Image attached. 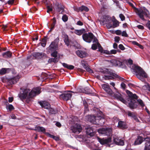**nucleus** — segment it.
I'll return each mask as SVG.
<instances>
[{"label": "nucleus", "mask_w": 150, "mask_h": 150, "mask_svg": "<svg viewBox=\"0 0 150 150\" xmlns=\"http://www.w3.org/2000/svg\"><path fill=\"white\" fill-rule=\"evenodd\" d=\"M41 92V88L39 87L34 88L31 91L29 89L25 88L18 94V96L22 100L27 98L26 101L29 103L33 97Z\"/></svg>", "instance_id": "f257e3e1"}, {"label": "nucleus", "mask_w": 150, "mask_h": 150, "mask_svg": "<svg viewBox=\"0 0 150 150\" xmlns=\"http://www.w3.org/2000/svg\"><path fill=\"white\" fill-rule=\"evenodd\" d=\"M132 71L135 73L137 77L142 81H145V79L148 77L147 74L140 67L135 66L132 69Z\"/></svg>", "instance_id": "f03ea898"}, {"label": "nucleus", "mask_w": 150, "mask_h": 150, "mask_svg": "<svg viewBox=\"0 0 150 150\" xmlns=\"http://www.w3.org/2000/svg\"><path fill=\"white\" fill-rule=\"evenodd\" d=\"M126 93L129 97L130 101L128 100V105L129 108L132 109L136 108L137 106L136 99L138 98V96L136 94H133L128 90L126 91Z\"/></svg>", "instance_id": "7ed1b4c3"}, {"label": "nucleus", "mask_w": 150, "mask_h": 150, "mask_svg": "<svg viewBox=\"0 0 150 150\" xmlns=\"http://www.w3.org/2000/svg\"><path fill=\"white\" fill-rule=\"evenodd\" d=\"M78 120V119L76 117H74L72 119V121L75 124L74 125L72 126L71 128L73 133L79 134L81 132L82 128L80 125L75 122H77Z\"/></svg>", "instance_id": "20e7f679"}, {"label": "nucleus", "mask_w": 150, "mask_h": 150, "mask_svg": "<svg viewBox=\"0 0 150 150\" xmlns=\"http://www.w3.org/2000/svg\"><path fill=\"white\" fill-rule=\"evenodd\" d=\"M136 13L140 18L144 21L145 20L144 17H147L149 14V12L145 7H143V9H137Z\"/></svg>", "instance_id": "39448f33"}, {"label": "nucleus", "mask_w": 150, "mask_h": 150, "mask_svg": "<svg viewBox=\"0 0 150 150\" xmlns=\"http://www.w3.org/2000/svg\"><path fill=\"white\" fill-rule=\"evenodd\" d=\"M82 38L86 42L90 43L94 39H96L93 34L91 32L85 33L82 35Z\"/></svg>", "instance_id": "423d86ee"}, {"label": "nucleus", "mask_w": 150, "mask_h": 150, "mask_svg": "<svg viewBox=\"0 0 150 150\" xmlns=\"http://www.w3.org/2000/svg\"><path fill=\"white\" fill-rule=\"evenodd\" d=\"M98 132L104 135H110L111 134V129L108 127L98 129Z\"/></svg>", "instance_id": "0eeeda50"}, {"label": "nucleus", "mask_w": 150, "mask_h": 150, "mask_svg": "<svg viewBox=\"0 0 150 150\" xmlns=\"http://www.w3.org/2000/svg\"><path fill=\"white\" fill-rule=\"evenodd\" d=\"M100 22L102 24L104 25L106 24L111 23L112 21L111 18L110 16L104 15L101 18Z\"/></svg>", "instance_id": "6e6552de"}, {"label": "nucleus", "mask_w": 150, "mask_h": 150, "mask_svg": "<svg viewBox=\"0 0 150 150\" xmlns=\"http://www.w3.org/2000/svg\"><path fill=\"white\" fill-rule=\"evenodd\" d=\"M97 140L101 144H107L109 145V146H110V144L111 142V139L110 138H109L107 139H101L98 137H97Z\"/></svg>", "instance_id": "1a4fd4ad"}, {"label": "nucleus", "mask_w": 150, "mask_h": 150, "mask_svg": "<svg viewBox=\"0 0 150 150\" xmlns=\"http://www.w3.org/2000/svg\"><path fill=\"white\" fill-rule=\"evenodd\" d=\"M86 134L92 137L95 135L96 129L93 127H88L86 128Z\"/></svg>", "instance_id": "9d476101"}, {"label": "nucleus", "mask_w": 150, "mask_h": 150, "mask_svg": "<svg viewBox=\"0 0 150 150\" xmlns=\"http://www.w3.org/2000/svg\"><path fill=\"white\" fill-rule=\"evenodd\" d=\"M97 115H98V113ZM105 122V120L104 117L98 115L96 117V125L103 126V125Z\"/></svg>", "instance_id": "9b49d317"}, {"label": "nucleus", "mask_w": 150, "mask_h": 150, "mask_svg": "<svg viewBox=\"0 0 150 150\" xmlns=\"http://www.w3.org/2000/svg\"><path fill=\"white\" fill-rule=\"evenodd\" d=\"M102 87L103 88L105 91L108 94L112 96L113 92L111 89L110 88L109 86L107 84H103L102 85Z\"/></svg>", "instance_id": "f8f14e48"}, {"label": "nucleus", "mask_w": 150, "mask_h": 150, "mask_svg": "<svg viewBox=\"0 0 150 150\" xmlns=\"http://www.w3.org/2000/svg\"><path fill=\"white\" fill-rule=\"evenodd\" d=\"M97 116L94 115H88L86 116V119L92 123L96 124Z\"/></svg>", "instance_id": "ddd939ff"}, {"label": "nucleus", "mask_w": 150, "mask_h": 150, "mask_svg": "<svg viewBox=\"0 0 150 150\" xmlns=\"http://www.w3.org/2000/svg\"><path fill=\"white\" fill-rule=\"evenodd\" d=\"M72 95L69 93H63L59 95L61 98L64 100L67 101L69 100L71 98Z\"/></svg>", "instance_id": "4468645a"}, {"label": "nucleus", "mask_w": 150, "mask_h": 150, "mask_svg": "<svg viewBox=\"0 0 150 150\" xmlns=\"http://www.w3.org/2000/svg\"><path fill=\"white\" fill-rule=\"evenodd\" d=\"M114 97L117 100L120 101L124 103L126 102V100L122 97L121 94L118 92H117L114 94Z\"/></svg>", "instance_id": "2eb2a0df"}, {"label": "nucleus", "mask_w": 150, "mask_h": 150, "mask_svg": "<svg viewBox=\"0 0 150 150\" xmlns=\"http://www.w3.org/2000/svg\"><path fill=\"white\" fill-rule=\"evenodd\" d=\"M110 62L113 65L115 66L121 67L122 65V62L117 59H112L110 60Z\"/></svg>", "instance_id": "dca6fc26"}, {"label": "nucleus", "mask_w": 150, "mask_h": 150, "mask_svg": "<svg viewBox=\"0 0 150 150\" xmlns=\"http://www.w3.org/2000/svg\"><path fill=\"white\" fill-rule=\"evenodd\" d=\"M144 141L145 142L144 150H150V138L146 137L144 139Z\"/></svg>", "instance_id": "f3484780"}, {"label": "nucleus", "mask_w": 150, "mask_h": 150, "mask_svg": "<svg viewBox=\"0 0 150 150\" xmlns=\"http://www.w3.org/2000/svg\"><path fill=\"white\" fill-rule=\"evenodd\" d=\"M93 43L96 42V43L93 44L91 46V48L92 50H96L98 47L99 49L100 48H101V47H100V45L99 43L98 42V40L97 39H94L93 41Z\"/></svg>", "instance_id": "a211bd4d"}, {"label": "nucleus", "mask_w": 150, "mask_h": 150, "mask_svg": "<svg viewBox=\"0 0 150 150\" xmlns=\"http://www.w3.org/2000/svg\"><path fill=\"white\" fill-rule=\"evenodd\" d=\"M77 55L81 58H83L87 56V54L86 52L82 50H78L76 51Z\"/></svg>", "instance_id": "6ab92c4d"}, {"label": "nucleus", "mask_w": 150, "mask_h": 150, "mask_svg": "<svg viewBox=\"0 0 150 150\" xmlns=\"http://www.w3.org/2000/svg\"><path fill=\"white\" fill-rule=\"evenodd\" d=\"M57 47L58 45L52 42L48 48L50 52H52L56 50Z\"/></svg>", "instance_id": "aec40b11"}, {"label": "nucleus", "mask_w": 150, "mask_h": 150, "mask_svg": "<svg viewBox=\"0 0 150 150\" xmlns=\"http://www.w3.org/2000/svg\"><path fill=\"white\" fill-rule=\"evenodd\" d=\"M114 142L117 145L123 146L124 144V142L123 140L117 137L114 139Z\"/></svg>", "instance_id": "412c9836"}, {"label": "nucleus", "mask_w": 150, "mask_h": 150, "mask_svg": "<svg viewBox=\"0 0 150 150\" xmlns=\"http://www.w3.org/2000/svg\"><path fill=\"white\" fill-rule=\"evenodd\" d=\"M19 80L18 77H14L9 79L8 81V83L9 85H11L16 83Z\"/></svg>", "instance_id": "4be33fe9"}, {"label": "nucleus", "mask_w": 150, "mask_h": 150, "mask_svg": "<svg viewBox=\"0 0 150 150\" xmlns=\"http://www.w3.org/2000/svg\"><path fill=\"white\" fill-rule=\"evenodd\" d=\"M117 127L118 128L122 129L127 128L125 122L122 121H119L118 122Z\"/></svg>", "instance_id": "5701e85b"}, {"label": "nucleus", "mask_w": 150, "mask_h": 150, "mask_svg": "<svg viewBox=\"0 0 150 150\" xmlns=\"http://www.w3.org/2000/svg\"><path fill=\"white\" fill-rule=\"evenodd\" d=\"M40 105L42 108L48 110L50 108V105L49 103L46 102H40L39 103Z\"/></svg>", "instance_id": "b1692460"}, {"label": "nucleus", "mask_w": 150, "mask_h": 150, "mask_svg": "<svg viewBox=\"0 0 150 150\" xmlns=\"http://www.w3.org/2000/svg\"><path fill=\"white\" fill-rule=\"evenodd\" d=\"M56 5L57 6V7L56 8V11L59 13H60L61 11H62L61 13H62V11H64V6L61 4H57Z\"/></svg>", "instance_id": "393cba45"}, {"label": "nucleus", "mask_w": 150, "mask_h": 150, "mask_svg": "<svg viewBox=\"0 0 150 150\" xmlns=\"http://www.w3.org/2000/svg\"><path fill=\"white\" fill-rule=\"evenodd\" d=\"M74 32L76 34L80 35L85 32V30L84 28H82L80 30H75Z\"/></svg>", "instance_id": "a878e982"}, {"label": "nucleus", "mask_w": 150, "mask_h": 150, "mask_svg": "<svg viewBox=\"0 0 150 150\" xmlns=\"http://www.w3.org/2000/svg\"><path fill=\"white\" fill-rule=\"evenodd\" d=\"M85 93L88 94H91L93 93L94 89L91 87V88H89L88 87H86L84 88Z\"/></svg>", "instance_id": "bb28decb"}, {"label": "nucleus", "mask_w": 150, "mask_h": 150, "mask_svg": "<svg viewBox=\"0 0 150 150\" xmlns=\"http://www.w3.org/2000/svg\"><path fill=\"white\" fill-rule=\"evenodd\" d=\"M34 130L38 132H42L43 133L45 132L46 130L44 127L39 126L35 127Z\"/></svg>", "instance_id": "cd10ccee"}, {"label": "nucleus", "mask_w": 150, "mask_h": 150, "mask_svg": "<svg viewBox=\"0 0 150 150\" xmlns=\"http://www.w3.org/2000/svg\"><path fill=\"white\" fill-rule=\"evenodd\" d=\"M143 138L140 136L137 137L134 142L135 145H138L142 143L143 141Z\"/></svg>", "instance_id": "c85d7f7f"}, {"label": "nucleus", "mask_w": 150, "mask_h": 150, "mask_svg": "<svg viewBox=\"0 0 150 150\" xmlns=\"http://www.w3.org/2000/svg\"><path fill=\"white\" fill-rule=\"evenodd\" d=\"M62 64L64 67L69 69H73L74 67L72 65H68L64 63H62Z\"/></svg>", "instance_id": "c756f323"}, {"label": "nucleus", "mask_w": 150, "mask_h": 150, "mask_svg": "<svg viewBox=\"0 0 150 150\" xmlns=\"http://www.w3.org/2000/svg\"><path fill=\"white\" fill-rule=\"evenodd\" d=\"M49 38L47 36H45L44 38L42 39V42L40 43L42 47H45L46 44L47 40Z\"/></svg>", "instance_id": "7c9ffc66"}, {"label": "nucleus", "mask_w": 150, "mask_h": 150, "mask_svg": "<svg viewBox=\"0 0 150 150\" xmlns=\"http://www.w3.org/2000/svg\"><path fill=\"white\" fill-rule=\"evenodd\" d=\"M2 56L4 58H10L12 56V53L9 51L4 53Z\"/></svg>", "instance_id": "2f4dec72"}, {"label": "nucleus", "mask_w": 150, "mask_h": 150, "mask_svg": "<svg viewBox=\"0 0 150 150\" xmlns=\"http://www.w3.org/2000/svg\"><path fill=\"white\" fill-rule=\"evenodd\" d=\"M48 110L50 115L54 114L57 112V111L56 110L50 107Z\"/></svg>", "instance_id": "473e14b6"}, {"label": "nucleus", "mask_w": 150, "mask_h": 150, "mask_svg": "<svg viewBox=\"0 0 150 150\" xmlns=\"http://www.w3.org/2000/svg\"><path fill=\"white\" fill-rule=\"evenodd\" d=\"M33 56L35 58H39L42 56V53L40 52H36L33 54Z\"/></svg>", "instance_id": "72a5a7b5"}, {"label": "nucleus", "mask_w": 150, "mask_h": 150, "mask_svg": "<svg viewBox=\"0 0 150 150\" xmlns=\"http://www.w3.org/2000/svg\"><path fill=\"white\" fill-rule=\"evenodd\" d=\"M80 11H88L89 10L88 8L86 6H82L79 7Z\"/></svg>", "instance_id": "f704fd0d"}, {"label": "nucleus", "mask_w": 150, "mask_h": 150, "mask_svg": "<svg viewBox=\"0 0 150 150\" xmlns=\"http://www.w3.org/2000/svg\"><path fill=\"white\" fill-rule=\"evenodd\" d=\"M138 104L141 106L142 108H143L145 106V104L143 101L140 99H139L137 100Z\"/></svg>", "instance_id": "c9c22d12"}, {"label": "nucleus", "mask_w": 150, "mask_h": 150, "mask_svg": "<svg viewBox=\"0 0 150 150\" xmlns=\"http://www.w3.org/2000/svg\"><path fill=\"white\" fill-rule=\"evenodd\" d=\"M64 36L65 38L64 39V42L67 46L68 47L69 46V40L68 36L67 35H65Z\"/></svg>", "instance_id": "e433bc0d"}, {"label": "nucleus", "mask_w": 150, "mask_h": 150, "mask_svg": "<svg viewBox=\"0 0 150 150\" xmlns=\"http://www.w3.org/2000/svg\"><path fill=\"white\" fill-rule=\"evenodd\" d=\"M58 61V59L57 58H51L49 59L48 62H54V63L57 62Z\"/></svg>", "instance_id": "4c0bfd02"}, {"label": "nucleus", "mask_w": 150, "mask_h": 150, "mask_svg": "<svg viewBox=\"0 0 150 150\" xmlns=\"http://www.w3.org/2000/svg\"><path fill=\"white\" fill-rule=\"evenodd\" d=\"M6 107L7 110H8L9 111H11L14 109V107L11 104H8L7 105Z\"/></svg>", "instance_id": "58836bf2"}, {"label": "nucleus", "mask_w": 150, "mask_h": 150, "mask_svg": "<svg viewBox=\"0 0 150 150\" xmlns=\"http://www.w3.org/2000/svg\"><path fill=\"white\" fill-rule=\"evenodd\" d=\"M83 104L85 108V111H86L88 110V105L87 104V102L86 100H83Z\"/></svg>", "instance_id": "ea45409f"}, {"label": "nucleus", "mask_w": 150, "mask_h": 150, "mask_svg": "<svg viewBox=\"0 0 150 150\" xmlns=\"http://www.w3.org/2000/svg\"><path fill=\"white\" fill-rule=\"evenodd\" d=\"M7 69L5 68H3L1 69L0 70V75H3L5 74L6 73V70Z\"/></svg>", "instance_id": "a19ab883"}, {"label": "nucleus", "mask_w": 150, "mask_h": 150, "mask_svg": "<svg viewBox=\"0 0 150 150\" xmlns=\"http://www.w3.org/2000/svg\"><path fill=\"white\" fill-rule=\"evenodd\" d=\"M127 115L129 117H131L132 118L134 117V116L136 115L133 112H132L130 111H128L127 112Z\"/></svg>", "instance_id": "79ce46f5"}, {"label": "nucleus", "mask_w": 150, "mask_h": 150, "mask_svg": "<svg viewBox=\"0 0 150 150\" xmlns=\"http://www.w3.org/2000/svg\"><path fill=\"white\" fill-rule=\"evenodd\" d=\"M62 19L64 22H67L68 20V17L66 14H64L62 16Z\"/></svg>", "instance_id": "37998d69"}, {"label": "nucleus", "mask_w": 150, "mask_h": 150, "mask_svg": "<svg viewBox=\"0 0 150 150\" xmlns=\"http://www.w3.org/2000/svg\"><path fill=\"white\" fill-rule=\"evenodd\" d=\"M104 78L105 80H109L112 79L114 78L112 76H105Z\"/></svg>", "instance_id": "c03bdc74"}, {"label": "nucleus", "mask_w": 150, "mask_h": 150, "mask_svg": "<svg viewBox=\"0 0 150 150\" xmlns=\"http://www.w3.org/2000/svg\"><path fill=\"white\" fill-rule=\"evenodd\" d=\"M52 52H53L51 54V56L53 57L56 58L57 56V52L55 50Z\"/></svg>", "instance_id": "a18cd8bd"}, {"label": "nucleus", "mask_w": 150, "mask_h": 150, "mask_svg": "<svg viewBox=\"0 0 150 150\" xmlns=\"http://www.w3.org/2000/svg\"><path fill=\"white\" fill-rule=\"evenodd\" d=\"M113 26L115 27H116L118 26L119 25V22H118L117 21H113Z\"/></svg>", "instance_id": "49530a36"}, {"label": "nucleus", "mask_w": 150, "mask_h": 150, "mask_svg": "<svg viewBox=\"0 0 150 150\" xmlns=\"http://www.w3.org/2000/svg\"><path fill=\"white\" fill-rule=\"evenodd\" d=\"M59 41V38L58 37H57L53 42H54V43L55 44H56V45H58Z\"/></svg>", "instance_id": "de8ad7c7"}, {"label": "nucleus", "mask_w": 150, "mask_h": 150, "mask_svg": "<svg viewBox=\"0 0 150 150\" xmlns=\"http://www.w3.org/2000/svg\"><path fill=\"white\" fill-rule=\"evenodd\" d=\"M101 72L104 74H108L109 72L108 69L106 68L104 69Z\"/></svg>", "instance_id": "09e8293b"}, {"label": "nucleus", "mask_w": 150, "mask_h": 150, "mask_svg": "<svg viewBox=\"0 0 150 150\" xmlns=\"http://www.w3.org/2000/svg\"><path fill=\"white\" fill-rule=\"evenodd\" d=\"M118 47L122 50H124L125 48L122 44H120L118 46Z\"/></svg>", "instance_id": "8fccbe9b"}, {"label": "nucleus", "mask_w": 150, "mask_h": 150, "mask_svg": "<svg viewBox=\"0 0 150 150\" xmlns=\"http://www.w3.org/2000/svg\"><path fill=\"white\" fill-rule=\"evenodd\" d=\"M115 41L117 43L119 42L120 40V38L119 36H116L114 38Z\"/></svg>", "instance_id": "3c124183"}, {"label": "nucleus", "mask_w": 150, "mask_h": 150, "mask_svg": "<svg viewBox=\"0 0 150 150\" xmlns=\"http://www.w3.org/2000/svg\"><path fill=\"white\" fill-rule=\"evenodd\" d=\"M119 17H120L121 20L122 21H123L125 20V17L122 14H120L119 15Z\"/></svg>", "instance_id": "603ef678"}, {"label": "nucleus", "mask_w": 150, "mask_h": 150, "mask_svg": "<svg viewBox=\"0 0 150 150\" xmlns=\"http://www.w3.org/2000/svg\"><path fill=\"white\" fill-rule=\"evenodd\" d=\"M122 36L125 37H127L128 36V35L125 31H124L122 33Z\"/></svg>", "instance_id": "864d4df0"}, {"label": "nucleus", "mask_w": 150, "mask_h": 150, "mask_svg": "<svg viewBox=\"0 0 150 150\" xmlns=\"http://www.w3.org/2000/svg\"><path fill=\"white\" fill-rule=\"evenodd\" d=\"M110 54H115L117 52V51L115 50H111L110 51Z\"/></svg>", "instance_id": "5fc2aeb1"}, {"label": "nucleus", "mask_w": 150, "mask_h": 150, "mask_svg": "<svg viewBox=\"0 0 150 150\" xmlns=\"http://www.w3.org/2000/svg\"><path fill=\"white\" fill-rule=\"evenodd\" d=\"M73 8H74V10L75 11L77 12H79V11H80L79 7H77L74 6L73 7Z\"/></svg>", "instance_id": "6e6d98bb"}, {"label": "nucleus", "mask_w": 150, "mask_h": 150, "mask_svg": "<svg viewBox=\"0 0 150 150\" xmlns=\"http://www.w3.org/2000/svg\"><path fill=\"white\" fill-rule=\"evenodd\" d=\"M146 26L150 30V21H149L146 24Z\"/></svg>", "instance_id": "4d7b16f0"}, {"label": "nucleus", "mask_w": 150, "mask_h": 150, "mask_svg": "<svg viewBox=\"0 0 150 150\" xmlns=\"http://www.w3.org/2000/svg\"><path fill=\"white\" fill-rule=\"evenodd\" d=\"M137 27L139 29L141 30H143L144 28V26L143 25H137Z\"/></svg>", "instance_id": "13d9d810"}, {"label": "nucleus", "mask_w": 150, "mask_h": 150, "mask_svg": "<svg viewBox=\"0 0 150 150\" xmlns=\"http://www.w3.org/2000/svg\"><path fill=\"white\" fill-rule=\"evenodd\" d=\"M86 70L88 72H89L90 73H93V71L92 70L88 67L87 69H86Z\"/></svg>", "instance_id": "bf43d9fd"}, {"label": "nucleus", "mask_w": 150, "mask_h": 150, "mask_svg": "<svg viewBox=\"0 0 150 150\" xmlns=\"http://www.w3.org/2000/svg\"><path fill=\"white\" fill-rule=\"evenodd\" d=\"M106 24V27L108 29H110L112 27V25L111 23Z\"/></svg>", "instance_id": "052dcab7"}, {"label": "nucleus", "mask_w": 150, "mask_h": 150, "mask_svg": "<svg viewBox=\"0 0 150 150\" xmlns=\"http://www.w3.org/2000/svg\"><path fill=\"white\" fill-rule=\"evenodd\" d=\"M47 9H48L50 11H52V8L51 6H47Z\"/></svg>", "instance_id": "680f3d73"}, {"label": "nucleus", "mask_w": 150, "mask_h": 150, "mask_svg": "<svg viewBox=\"0 0 150 150\" xmlns=\"http://www.w3.org/2000/svg\"><path fill=\"white\" fill-rule=\"evenodd\" d=\"M121 86L123 89H124L125 88L126 85L124 83L122 82L121 84Z\"/></svg>", "instance_id": "e2e57ef3"}, {"label": "nucleus", "mask_w": 150, "mask_h": 150, "mask_svg": "<svg viewBox=\"0 0 150 150\" xmlns=\"http://www.w3.org/2000/svg\"><path fill=\"white\" fill-rule=\"evenodd\" d=\"M55 125L57 127H61V126H62L61 123L59 122H56V123L55 124Z\"/></svg>", "instance_id": "0e129e2a"}, {"label": "nucleus", "mask_w": 150, "mask_h": 150, "mask_svg": "<svg viewBox=\"0 0 150 150\" xmlns=\"http://www.w3.org/2000/svg\"><path fill=\"white\" fill-rule=\"evenodd\" d=\"M76 24L79 25L81 26L83 25V24L81 21H79L77 22Z\"/></svg>", "instance_id": "69168bd1"}, {"label": "nucleus", "mask_w": 150, "mask_h": 150, "mask_svg": "<svg viewBox=\"0 0 150 150\" xmlns=\"http://www.w3.org/2000/svg\"><path fill=\"white\" fill-rule=\"evenodd\" d=\"M116 33L117 35H120L122 33V32L120 30H117L116 31Z\"/></svg>", "instance_id": "338daca9"}, {"label": "nucleus", "mask_w": 150, "mask_h": 150, "mask_svg": "<svg viewBox=\"0 0 150 150\" xmlns=\"http://www.w3.org/2000/svg\"><path fill=\"white\" fill-rule=\"evenodd\" d=\"M10 117L11 118L13 119H15L16 118V116L14 114H12L11 115Z\"/></svg>", "instance_id": "774afa93"}]
</instances>
